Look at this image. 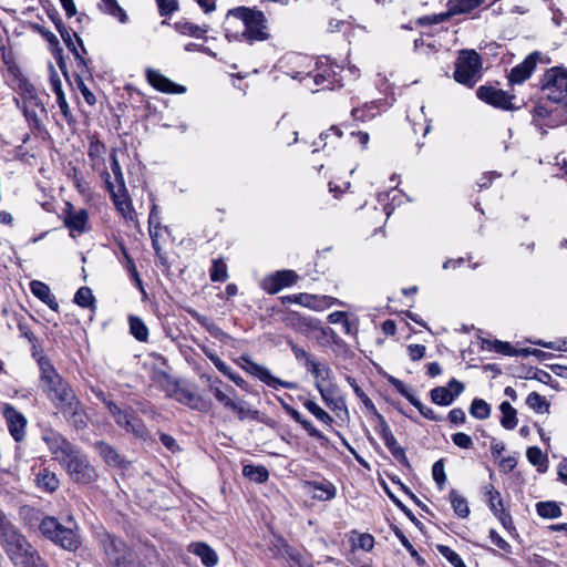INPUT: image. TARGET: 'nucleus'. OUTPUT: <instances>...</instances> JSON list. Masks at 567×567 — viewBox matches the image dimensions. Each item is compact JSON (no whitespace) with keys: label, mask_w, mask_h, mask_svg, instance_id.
I'll return each instance as SVG.
<instances>
[{"label":"nucleus","mask_w":567,"mask_h":567,"mask_svg":"<svg viewBox=\"0 0 567 567\" xmlns=\"http://www.w3.org/2000/svg\"><path fill=\"white\" fill-rule=\"evenodd\" d=\"M303 406L320 422L323 424L331 426L333 423V417L326 412L322 408H320L315 401L307 400L303 402Z\"/></svg>","instance_id":"obj_35"},{"label":"nucleus","mask_w":567,"mask_h":567,"mask_svg":"<svg viewBox=\"0 0 567 567\" xmlns=\"http://www.w3.org/2000/svg\"><path fill=\"white\" fill-rule=\"evenodd\" d=\"M240 360L243 361L241 368L245 371H247L251 375L258 378L261 382H264L268 386H270L272 389H279V388H285V389H290V390L297 389V383L284 381V380H280V379L274 377L266 367L254 362L248 355H241Z\"/></svg>","instance_id":"obj_11"},{"label":"nucleus","mask_w":567,"mask_h":567,"mask_svg":"<svg viewBox=\"0 0 567 567\" xmlns=\"http://www.w3.org/2000/svg\"><path fill=\"white\" fill-rule=\"evenodd\" d=\"M204 352L207 355V358L215 364L219 372H228V365L224 361H221L217 354L206 349L204 350Z\"/></svg>","instance_id":"obj_63"},{"label":"nucleus","mask_w":567,"mask_h":567,"mask_svg":"<svg viewBox=\"0 0 567 567\" xmlns=\"http://www.w3.org/2000/svg\"><path fill=\"white\" fill-rule=\"evenodd\" d=\"M59 464L74 483L90 484L97 478L96 470L91 465L87 456L76 446Z\"/></svg>","instance_id":"obj_4"},{"label":"nucleus","mask_w":567,"mask_h":567,"mask_svg":"<svg viewBox=\"0 0 567 567\" xmlns=\"http://www.w3.org/2000/svg\"><path fill=\"white\" fill-rule=\"evenodd\" d=\"M526 456L533 465H539L544 461L543 452L537 446L528 447Z\"/></svg>","instance_id":"obj_62"},{"label":"nucleus","mask_w":567,"mask_h":567,"mask_svg":"<svg viewBox=\"0 0 567 567\" xmlns=\"http://www.w3.org/2000/svg\"><path fill=\"white\" fill-rule=\"evenodd\" d=\"M105 185L121 215L127 220H133L135 210L132 206L126 185H123V188L122 186H115L111 178H109V183H105Z\"/></svg>","instance_id":"obj_16"},{"label":"nucleus","mask_w":567,"mask_h":567,"mask_svg":"<svg viewBox=\"0 0 567 567\" xmlns=\"http://www.w3.org/2000/svg\"><path fill=\"white\" fill-rule=\"evenodd\" d=\"M372 109H374V103L365 104L362 107H353L351 116L355 121L364 122L375 116V113L371 112Z\"/></svg>","instance_id":"obj_48"},{"label":"nucleus","mask_w":567,"mask_h":567,"mask_svg":"<svg viewBox=\"0 0 567 567\" xmlns=\"http://www.w3.org/2000/svg\"><path fill=\"white\" fill-rule=\"evenodd\" d=\"M229 409L235 411L238 414L239 420H241V421L245 420L246 417H248L249 415L256 413V412H252L249 409H247L245 406L244 402H241V401L237 402L234 400V402L231 403Z\"/></svg>","instance_id":"obj_60"},{"label":"nucleus","mask_w":567,"mask_h":567,"mask_svg":"<svg viewBox=\"0 0 567 567\" xmlns=\"http://www.w3.org/2000/svg\"><path fill=\"white\" fill-rule=\"evenodd\" d=\"M148 224H150V235H151V238L153 241V247L156 251H158L159 247H158L157 239H156L157 233L154 230V228H156L159 225V216H158L156 206H153V208L150 213Z\"/></svg>","instance_id":"obj_49"},{"label":"nucleus","mask_w":567,"mask_h":567,"mask_svg":"<svg viewBox=\"0 0 567 567\" xmlns=\"http://www.w3.org/2000/svg\"><path fill=\"white\" fill-rule=\"evenodd\" d=\"M526 404L537 413H544L548 411L549 404L546 400L537 392H532L526 399Z\"/></svg>","instance_id":"obj_44"},{"label":"nucleus","mask_w":567,"mask_h":567,"mask_svg":"<svg viewBox=\"0 0 567 567\" xmlns=\"http://www.w3.org/2000/svg\"><path fill=\"white\" fill-rule=\"evenodd\" d=\"M31 292L45 305H48L52 310L56 311L59 309V303L55 297L51 293L49 286L39 280H32L30 282Z\"/></svg>","instance_id":"obj_24"},{"label":"nucleus","mask_w":567,"mask_h":567,"mask_svg":"<svg viewBox=\"0 0 567 567\" xmlns=\"http://www.w3.org/2000/svg\"><path fill=\"white\" fill-rule=\"evenodd\" d=\"M431 399L435 404L450 405L455 400V394L445 386H436L431 391Z\"/></svg>","instance_id":"obj_36"},{"label":"nucleus","mask_w":567,"mask_h":567,"mask_svg":"<svg viewBox=\"0 0 567 567\" xmlns=\"http://www.w3.org/2000/svg\"><path fill=\"white\" fill-rule=\"evenodd\" d=\"M243 474L256 483H264L269 477V473L264 466L245 465Z\"/></svg>","instance_id":"obj_39"},{"label":"nucleus","mask_w":567,"mask_h":567,"mask_svg":"<svg viewBox=\"0 0 567 567\" xmlns=\"http://www.w3.org/2000/svg\"><path fill=\"white\" fill-rule=\"evenodd\" d=\"M494 350L498 353L506 354V355H518V354H527V351L522 350L517 351L515 350L511 343L503 342V341H494Z\"/></svg>","instance_id":"obj_52"},{"label":"nucleus","mask_w":567,"mask_h":567,"mask_svg":"<svg viewBox=\"0 0 567 567\" xmlns=\"http://www.w3.org/2000/svg\"><path fill=\"white\" fill-rule=\"evenodd\" d=\"M39 528L44 537L66 550L74 551L81 545V539L76 530L64 527L52 516L44 517Z\"/></svg>","instance_id":"obj_5"},{"label":"nucleus","mask_w":567,"mask_h":567,"mask_svg":"<svg viewBox=\"0 0 567 567\" xmlns=\"http://www.w3.org/2000/svg\"><path fill=\"white\" fill-rule=\"evenodd\" d=\"M450 502L455 512V514L462 518H465L470 515V508L467 505V501L460 495L455 489L450 492Z\"/></svg>","instance_id":"obj_34"},{"label":"nucleus","mask_w":567,"mask_h":567,"mask_svg":"<svg viewBox=\"0 0 567 567\" xmlns=\"http://www.w3.org/2000/svg\"><path fill=\"white\" fill-rule=\"evenodd\" d=\"M315 385H316V389L319 391L322 401L330 409H332L333 411L341 409L342 401L333 398L334 390H336L334 385H332V384H329L328 386H321L319 384H315Z\"/></svg>","instance_id":"obj_32"},{"label":"nucleus","mask_w":567,"mask_h":567,"mask_svg":"<svg viewBox=\"0 0 567 567\" xmlns=\"http://www.w3.org/2000/svg\"><path fill=\"white\" fill-rule=\"evenodd\" d=\"M175 29L182 34H188L196 38H200L207 31L206 29L195 25L186 20L176 22Z\"/></svg>","instance_id":"obj_42"},{"label":"nucleus","mask_w":567,"mask_h":567,"mask_svg":"<svg viewBox=\"0 0 567 567\" xmlns=\"http://www.w3.org/2000/svg\"><path fill=\"white\" fill-rule=\"evenodd\" d=\"M175 399L183 404L188 405L195 410H203L205 408V402L200 395L192 392L187 389H179L175 392Z\"/></svg>","instance_id":"obj_27"},{"label":"nucleus","mask_w":567,"mask_h":567,"mask_svg":"<svg viewBox=\"0 0 567 567\" xmlns=\"http://www.w3.org/2000/svg\"><path fill=\"white\" fill-rule=\"evenodd\" d=\"M97 450L107 464L113 466L120 465L121 457L112 446L105 443H99Z\"/></svg>","instance_id":"obj_43"},{"label":"nucleus","mask_w":567,"mask_h":567,"mask_svg":"<svg viewBox=\"0 0 567 567\" xmlns=\"http://www.w3.org/2000/svg\"><path fill=\"white\" fill-rule=\"evenodd\" d=\"M49 72H50V84L52 91L55 93V95L64 93L62 90V82L61 79L54 69V66L50 63L49 64Z\"/></svg>","instance_id":"obj_55"},{"label":"nucleus","mask_w":567,"mask_h":567,"mask_svg":"<svg viewBox=\"0 0 567 567\" xmlns=\"http://www.w3.org/2000/svg\"><path fill=\"white\" fill-rule=\"evenodd\" d=\"M37 484L47 492H54L59 488L60 481L55 473L43 470L37 475Z\"/></svg>","instance_id":"obj_28"},{"label":"nucleus","mask_w":567,"mask_h":567,"mask_svg":"<svg viewBox=\"0 0 567 567\" xmlns=\"http://www.w3.org/2000/svg\"><path fill=\"white\" fill-rule=\"evenodd\" d=\"M3 416L7 421V425L10 434L17 442L23 440L25 434L27 419L22 413L17 411L12 405L4 404L2 408Z\"/></svg>","instance_id":"obj_19"},{"label":"nucleus","mask_w":567,"mask_h":567,"mask_svg":"<svg viewBox=\"0 0 567 567\" xmlns=\"http://www.w3.org/2000/svg\"><path fill=\"white\" fill-rule=\"evenodd\" d=\"M130 331L134 338L141 342H145L148 339V328L142 319L135 316H130Z\"/></svg>","instance_id":"obj_33"},{"label":"nucleus","mask_w":567,"mask_h":567,"mask_svg":"<svg viewBox=\"0 0 567 567\" xmlns=\"http://www.w3.org/2000/svg\"><path fill=\"white\" fill-rule=\"evenodd\" d=\"M481 58L475 51H462L455 63L454 79L456 82L473 86L482 76Z\"/></svg>","instance_id":"obj_7"},{"label":"nucleus","mask_w":567,"mask_h":567,"mask_svg":"<svg viewBox=\"0 0 567 567\" xmlns=\"http://www.w3.org/2000/svg\"><path fill=\"white\" fill-rule=\"evenodd\" d=\"M432 475L437 486L442 489L446 482L443 460H439L433 464Z\"/></svg>","instance_id":"obj_50"},{"label":"nucleus","mask_w":567,"mask_h":567,"mask_svg":"<svg viewBox=\"0 0 567 567\" xmlns=\"http://www.w3.org/2000/svg\"><path fill=\"white\" fill-rule=\"evenodd\" d=\"M56 28H58V30H59V32H60V34H61V37H62L63 41L65 42L66 47H68L71 51H73V52L75 53V56H76L78 59H80V60L83 62V59L80 56V54H79V52L76 51V48H75V45H74V43H73V40H72V35H71V33H70V32H69L64 27H62V24H61V23H56Z\"/></svg>","instance_id":"obj_56"},{"label":"nucleus","mask_w":567,"mask_h":567,"mask_svg":"<svg viewBox=\"0 0 567 567\" xmlns=\"http://www.w3.org/2000/svg\"><path fill=\"white\" fill-rule=\"evenodd\" d=\"M145 75L147 82L157 91L163 93H175L182 94L186 92V87L179 84L174 83L168 78L163 75L159 71L147 68L145 70Z\"/></svg>","instance_id":"obj_20"},{"label":"nucleus","mask_w":567,"mask_h":567,"mask_svg":"<svg viewBox=\"0 0 567 567\" xmlns=\"http://www.w3.org/2000/svg\"><path fill=\"white\" fill-rule=\"evenodd\" d=\"M452 441L456 446L461 449H471L473 446L472 437L463 432L453 434Z\"/></svg>","instance_id":"obj_57"},{"label":"nucleus","mask_w":567,"mask_h":567,"mask_svg":"<svg viewBox=\"0 0 567 567\" xmlns=\"http://www.w3.org/2000/svg\"><path fill=\"white\" fill-rule=\"evenodd\" d=\"M280 300L284 305L297 303V305H300L302 307H306V308H309V309H312L316 311H322V310L330 308L334 305L344 306V302L337 298H333L330 296L311 295V293H306V292L282 296L280 298Z\"/></svg>","instance_id":"obj_10"},{"label":"nucleus","mask_w":567,"mask_h":567,"mask_svg":"<svg viewBox=\"0 0 567 567\" xmlns=\"http://www.w3.org/2000/svg\"><path fill=\"white\" fill-rule=\"evenodd\" d=\"M476 95L480 100L484 101L487 104H491L495 107H501L504 110L511 109L512 105V96L508 95L503 90L493 87V86H481L478 87Z\"/></svg>","instance_id":"obj_21"},{"label":"nucleus","mask_w":567,"mask_h":567,"mask_svg":"<svg viewBox=\"0 0 567 567\" xmlns=\"http://www.w3.org/2000/svg\"><path fill=\"white\" fill-rule=\"evenodd\" d=\"M379 433L393 457L399 462H406L404 450L400 446L393 433L391 432L390 426L384 421H382L380 424Z\"/></svg>","instance_id":"obj_22"},{"label":"nucleus","mask_w":567,"mask_h":567,"mask_svg":"<svg viewBox=\"0 0 567 567\" xmlns=\"http://www.w3.org/2000/svg\"><path fill=\"white\" fill-rule=\"evenodd\" d=\"M449 420L453 424H463L466 420L465 412L460 408L453 409L449 413Z\"/></svg>","instance_id":"obj_64"},{"label":"nucleus","mask_w":567,"mask_h":567,"mask_svg":"<svg viewBox=\"0 0 567 567\" xmlns=\"http://www.w3.org/2000/svg\"><path fill=\"white\" fill-rule=\"evenodd\" d=\"M106 406L117 425L125 429L126 432L133 433L135 436H144L145 427L132 409L122 410L111 401L106 402Z\"/></svg>","instance_id":"obj_12"},{"label":"nucleus","mask_w":567,"mask_h":567,"mask_svg":"<svg viewBox=\"0 0 567 567\" xmlns=\"http://www.w3.org/2000/svg\"><path fill=\"white\" fill-rule=\"evenodd\" d=\"M307 370L315 377L316 384L321 386H328L329 384H324L326 381L330 380L332 371L326 363L316 361H309V364L306 367Z\"/></svg>","instance_id":"obj_26"},{"label":"nucleus","mask_w":567,"mask_h":567,"mask_svg":"<svg viewBox=\"0 0 567 567\" xmlns=\"http://www.w3.org/2000/svg\"><path fill=\"white\" fill-rule=\"evenodd\" d=\"M41 439L48 446L52 458L59 463L75 447V445L53 429H44Z\"/></svg>","instance_id":"obj_14"},{"label":"nucleus","mask_w":567,"mask_h":567,"mask_svg":"<svg viewBox=\"0 0 567 567\" xmlns=\"http://www.w3.org/2000/svg\"><path fill=\"white\" fill-rule=\"evenodd\" d=\"M315 488L319 492L315 497L320 501H329L336 496V488L331 484H316Z\"/></svg>","instance_id":"obj_51"},{"label":"nucleus","mask_w":567,"mask_h":567,"mask_svg":"<svg viewBox=\"0 0 567 567\" xmlns=\"http://www.w3.org/2000/svg\"><path fill=\"white\" fill-rule=\"evenodd\" d=\"M74 302L83 308L91 307L94 302L92 290L89 287H81L74 296Z\"/></svg>","instance_id":"obj_46"},{"label":"nucleus","mask_w":567,"mask_h":567,"mask_svg":"<svg viewBox=\"0 0 567 567\" xmlns=\"http://www.w3.org/2000/svg\"><path fill=\"white\" fill-rule=\"evenodd\" d=\"M0 545L14 567H45L37 549L0 511Z\"/></svg>","instance_id":"obj_2"},{"label":"nucleus","mask_w":567,"mask_h":567,"mask_svg":"<svg viewBox=\"0 0 567 567\" xmlns=\"http://www.w3.org/2000/svg\"><path fill=\"white\" fill-rule=\"evenodd\" d=\"M297 278V274L292 270H279L266 276L261 280L260 287L268 293L274 295L282 288L292 286Z\"/></svg>","instance_id":"obj_17"},{"label":"nucleus","mask_w":567,"mask_h":567,"mask_svg":"<svg viewBox=\"0 0 567 567\" xmlns=\"http://www.w3.org/2000/svg\"><path fill=\"white\" fill-rule=\"evenodd\" d=\"M536 512L543 518L554 519L563 515L561 508L556 502H539L536 504Z\"/></svg>","instance_id":"obj_29"},{"label":"nucleus","mask_w":567,"mask_h":567,"mask_svg":"<svg viewBox=\"0 0 567 567\" xmlns=\"http://www.w3.org/2000/svg\"><path fill=\"white\" fill-rule=\"evenodd\" d=\"M40 386L63 417L75 429H84L87 415L70 384L45 355L38 358Z\"/></svg>","instance_id":"obj_1"},{"label":"nucleus","mask_w":567,"mask_h":567,"mask_svg":"<svg viewBox=\"0 0 567 567\" xmlns=\"http://www.w3.org/2000/svg\"><path fill=\"white\" fill-rule=\"evenodd\" d=\"M542 91L549 101L567 105V69H549L544 74Z\"/></svg>","instance_id":"obj_6"},{"label":"nucleus","mask_w":567,"mask_h":567,"mask_svg":"<svg viewBox=\"0 0 567 567\" xmlns=\"http://www.w3.org/2000/svg\"><path fill=\"white\" fill-rule=\"evenodd\" d=\"M228 278L227 266L221 259H215L210 269L212 281H225Z\"/></svg>","instance_id":"obj_45"},{"label":"nucleus","mask_w":567,"mask_h":567,"mask_svg":"<svg viewBox=\"0 0 567 567\" xmlns=\"http://www.w3.org/2000/svg\"><path fill=\"white\" fill-rule=\"evenodd\" d=\"M188 551L199 557L206 567H215L218 564L217 553L206 543L195 542L189 544Z\"/></svg>","instance_id":"obj_23"},{"label":"nucleus","mask_w":567,"mask_h":567,"mask_svg":"<svg viewBox=\"0 0 567 567\" xmlns=\"http://www.w3.org/2000/svg\"><path fill=\"white\" fill-rule=\"evenodd\" d=\"M282 321L286 326L303 334H308L312 331H320L323 336L334 333L331 328L322 327L319 320L311 317H303L295 311L287 312Z\"/></svg>","instance_id":"obj_13"},{"label":"nucleus","mask_w":567,"mask_h":567,"mask_svg":"<svg viewBox=\"0 0 567 567\" xmlns=\"http://www.w3.org/2000/svg\"><path fill=\"white\" fill-rule=\"evenodd\" d=\"M21 99L23 102V114L30 127L40 130L42 127V116L47 114L43 103L40 101L35 89L24 83L21 86Z\"/></svg>","instance_id":"obj_9"},{"label":"nucleus","mask_w":567,"mask_h":567,"mask_svg":"<svg viewBox=\"0 0 567 567\" xmlns=\"http://www.w3.org/2000/svg\"><path fill=\"white\" fill-rule=\"evenodd\" d=\"M208 388L210 392L214 394L215 399L221 403L225 408L229 409L231 403L234 402V399L225 393L220 388L219 384H221V380L219 379H212L207 378Z\"/></svg>","instance_id":"obj_31"},{"label":"nucleus","mask_w":567,"mask_h":567,"mask_svg":"<svg viewBox=\"0 0 567 567\" xmlns=\"http://www.w3.org/2000/svg\"><path fill=\"white\" fill-rule=\"evenodd\" d=\"M499 410L502 412V426L506 430H513L517 425L516 410L507 401L501 403Z\"/></svg>","instance_id":"obj_30"},{"label":"nucleus","mask_w":567,"mask_h":567,"mask_svg":"<svg viewBox=\"0 0 567 567\" xmlns=\"http://www.w3.org/2000/svg\"><path fill=\"white\" fill-rule=\"evenodd\" d=\"M99 540L109 565L112 567H127L130 565L132 554L122 539L103 532L99 534Z\"/></svg>","instance_id":"obj_8"},{"label":"nucleus","mask_w":567,"mask_h":567,"mask_svg":"<svg viewBox=\"0 0 567 567\" xmlns=\"http://www.w3.org/2000/svg\"><path fill=\"white\" fill-rule=\"evenodd\" d=\"M350 540L353 548H360L365 551H370L374 545V538L372 535L363 533L352 532Z\"/></svg>","instance_id":"obj_37"},{"label":"nucleus","mask_w":567,"mask_h":567,"mask_svg":"<svg viewBox=\"0 0 567 567\" xmlns=\"http://www.w3.org/2000/svg\"><path fill=\"white\" fill-rule=\"evenodd\" d=\"M439 551L441 553V555L443 557H445L449 563H451L454 567L455 566H460L462 565V558L461 556L454 551L452 548H450L449 546H439Z\"/></svg>","instance_id":"obj_53"},{"label":"nucleus","mask_w":567,"mask_h":567,"mask_svg":"<svg viewBox=\"0 0 567 567\" xmlns=\"http://www.w3.org/2000/svg\"><path fill=\"white\" fill-rule=\"evenodd\" d=\"M470 413L477 420H485L491 414V406L483 399H474L470 406Z\"/></svg>","instance_id":"obj_40"},{"label":"nucleus","mask_w":567,"mask_h":567,"mask_svg":"<svg viewBox=\"0 0 567 567\" xmlns=\"http://www.w3.org/2000/svg\"><path fill=\"white\" fill-rule=\"evenodd\" d=\"M489 538L492 540V543L497 546L499 549L506 551V553H511L512 551V546L503 538L501 537L496 530L494 529H491L489 530Z\"/></svg>","instance_id":"obj_59"},{"label":"nucleus","mask_w":567,"mask_h":567,"mask_svg":"<svg viewBox=\"0 0 567 567\" xmlns=\"http://www.w3.org/2000/svg\"><path fill=\"white\" fill-rule=\"evenodd\" d=\"M300 425L310 436L320 441L321 444L328 443V439L318 429H316L309 420L306 419Z\"/></svg>","instance_id":"obj_54"},{"label":"nucleus","mask_w":567,"mask_h":567,"mask_svg":"<svg viewBox=\"0 0 567 567\" xmlns=\"http://www.w3.org/2000/svg\"><path fill=\"white\" fill-rule=\"evenodd\" d=\"M426 348L423 344H409L408 353L413 361H419L424 358Z\"/></svg>","instance_id":"obj_61"},{"label":"nucleus","mask_w":567,"mask_h":567,"mask_svg":"<svg viewBox=\"0 0 567 567\" xmlns=\"http://www.w3.org/2000/svg\"><path fill=\"white\" fill-rule=\"evenodd\" d=\"M89 220V215L85 209L80 210H69L65 216V226L71 231H78L79 234H82L86 229V224Z\"/></svg>","instance_id":"obj_25"},{"label":"nucleus","mask_w":567,"mask_h":567,"mask_svg":"<svg viewBox=\"0 0 567 567\" xmlns=\"http://www.w3.org/2000/svg\"><path fill=\"white\" fill-rule=\"evenodd\" d=\"M106 146L99 140H92L89 145L87 156L90 165L94 172L101 175L104 183H109L111 174L107 172L105 163Z\"/></svg>","instance_id":"obj_18"},{"label":"nucleus","mask_w":567,"mask_h":567,"mask_svg":"<svg viewBox=\"0 0 567 567\" xmlns=\"http://www.w3.org/2000/svg\"><path fill=\"white\" fill-rule=\"evenodd\" d=\"M538 62L548 63L549 60L545 59V56L538 51H535V52L530 53L529 55H527V58L522 63H519L518 65L514 66L511 70V73L508 75L509 83L511 84L524 83L527 79L530 78V75L534 72L535 66Z\"/></svg>","instance_id":"obj_15"},{"label":"nucleus","mask_w":567,"mask_h":567,"mask_svg":"<svg viewBox=\"0 0 567 567\" xmlns=\"http://www.w3.org/2000/svg\"><path fill=\"white\" fill-rule=\"evenodd\" d=\"M225 28L228 35L237 38L240 34L250 43L268 38L265 14L247 7L229 10L225 20Z\"/></svg>","instance_id":"obj_3"},{"label":"nucleus","mask_w":567,"mask_h":567,"mask_svg":"<svg viewBox=\"0 0 567 567\" xmlns=\"http://www.w3.org/2000/svg\"><path fill=\"white\" fill-rule=\"evenodd\" d=\"M110 161H111V169H112V172L114 174V178H115L114 185L123 187V185H125V179H124V175H123L121 165L117 159L116 150H112V152L110 153Z\"/></svg>","instance_id":"obj_47"},{"label":"nucleus","mask_w":567,"mask_h":567,"mask_svg":"<svg viewBox=\"0 0 567 567\" xmlns=\"http://www.w3.org/2000/svg\"><path fill=\"white\" fill-rule=\"evenodd\" d=\"M101 8L104 12L118 19L121 23H125L127 16L125 11L118 6L116 0H101Z\"/></svg>","instance_id":"obj_38"},{"label":"nucleus","mask_w":567,"mask_h":567,"mask_svg":"<svg viewBox=\"0 0 567 567\" xmlns=\"http://www.w3.org/2000/svg\"><path fill=\"white\" fill-rule=\"evenodd\" d=\"M485 489L489 509L494 515L502 512L504 507L499 492L496 491L493 485L486 486Z\"/></svg>","instance_id":"obj_41"},{"label":"nucleus","mask_w":567,"mask_h":567,"mask_svg":"<svg viewBox=\"0 0 567 567\" xmlns=\"http://www.w3.org/2000/svg\"><path fill=\"white\" fill-rule=\"evenodd\" d=\"M161 16H168L178 8L177 0H156Z\"/></svg>","instance_id":"obj_58"}]
</instances>
